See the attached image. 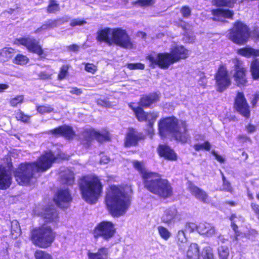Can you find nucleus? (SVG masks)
Masks as SVG:
<instances>
[{"mask_svg": "<svg viewBox=\"0 0 259 259\" xmlns=\"http://www.w3.org/2000/svg\"><path fill=\"white\" fill-rule=\"evenodd\" d=\"M55 159L54 154L49 151L41 155L37 162L21 163L14 172L16 180L21 185L34 183L39 176L37 174L50 168Z\"/></svg>", "mask_w": 259, "mask_h": 259, "instance_id": "nucleus-1", "label": "nucleus"}, {"mask_svg": "<svg viewBox=\"0 0 259 259\" xmlns=\"http://www.w3.org/2000/svg\"><path fill=\"white\" fill-rule=\"evenodd\" d=\"M133 164L140 172L144 187L147 190L164 198L172 195V188L167 180L162 179L157 173L146 169L143 162L134 161Z\"/></svg>", "mask_w": 259, "mask_h": 259, "instance_id": "nucleus-2", "label": "nucleus"}, {"mask_svg": "<svg viewBox=\"0 0 259 259\" xmlns=\"http://www.w3.org/2000/svg\"><path fill=\"white\" fill-rule=\"evenodd\" d=\"M131 196L125 188L112 185L108 189L105 202L107 207L113 217H118L123 215L131 205Z\"/></svg>", "mask_w": 259, "mask_h": 259, "instance_id": "nucleus-3", "label": "nucleus"}, {"mask_svg": "<svg viewBox=\"0 0 259 259\" xmlns=\"http://www.w3.org/2000/svg\"><path fill=\"white\" fill-rule=\"evenodd\" d=\"M189 54L188 50L183 46H176L170 49L169 53L148 55L146 59L150 66L154 68L158 66L161 69H167L171 64L187 58Z\"/></svg>", "mask_w": 259, "mask_h": 259, "instance_id": "nucleus-4", "label": "nucleus"}, {"mask_svg": "<svg viewBox=\"0 0 259 259\" xmlns=\"http://www.w3.org/2000/svg\"><path fill=\"white\" fill-rule=\"evenodd\" d=\"M158 130L162 137L171 134L177 141L183 143H187L189 138L186 122L179 121L174 117L160 120L158 123Z\"/></svg>", "mask_w": 259, "mask_h": 259, "instance_id": "nucleus-5", "label": "nucleus"}, {"mask_svg": "<svg viewBox=\"0 0 259 259\" xmlns=\"http://www.w3.org/2000/svg\"><path fill=\"white\" fill-rule=\"evenodd\" d=\"M79 188L83 199L88 203H96L102 192L103 186L100 179L95 176L82 178Z\"/></svg>", "mask_w": 259, "mask_h": 259, "instance_id": "nucleus-6", "label": "nucleus"}, {"mask_svg": "<svg viewBox=\"0 0 259 259\" xmlns=\"http://www.w3.org/2000/svg\"><path fill=\"white\" fill-rule=\"evenodd\" d=\"M56 233L48 225L44 224L31 232V240L32 243L40 247L47 248L54 241Z\"/></svg>", "mask_w": 259, "mask_h": 259, "instance_id": "nucleus-7", "label": "nucleus"}, {"mask_svg": "<svg viewBox=\"0 0 259 259\" xmlns=\"http://www.w3.org/2000/svg\"><path fill=\"white\" fill-rule=\"evenodd\" d=\"M249 37V32L247 26L240 22L234 24L232 29L230 30L229 35L230 39L239 45L245 44Z\"/></svg>", "mask_w": 259, "mask_h": 259, "instance_id": "nucleus-8", "label": "nucleus"}, {"mask_svg": "<svg viewBox=\"0 0 259 259\" xmlns=\"http://www.w3.org/2000/svg\"><path fill=\"white\" fill-rule=\"evenodd\" d=\"M113 44L127 49L134 48V45L126 31L119 28L113 29L111 45Z\"/></svg>", "mask_w": 259, "mask_h": 259, "instance_id": "nucleus-9", "label": "nucleus"}, {"mask_svg": "<svg viewBox=\"0 0 259 259\" xmlns=\"http://www.w3.org/2000/svg\"><path fill=\"white\" fill-rule=\"evenodd\" d=\"M115 231V226L113 223L102 221L95 227L94 235L95 238L101 237L106 240H109L114 236Z\"/></svg>", "mask_w": 259, "mask_h": 259, "instance_id": "nucleus-10", "label": "nucleus"}, {"mask_svg": "<svg viewBox=\"0 0 259 259\" xmlns=\"http://www.w3.org/2000/svg\"><path fill=\"white\" fill-rule=\"evenodd\" d=\"M234 64L233 77L236 85L238 87L245 86L247 83V70L243 62L237 58L232 60Z\"/></svg>", "mask_w": 259, "mask_h": 259, "instance_id": "nucleus-11", "label": "nucleus"}, {"mask_svg": "<svg viewBox=\"0 0 259 259\" xmlns=\"http://www.w3.org/2000/svg\"><path fill=\"white\" fill-rule=\"evenodd\" d=\"M215 78L217 90L220 92L225 91L231 83L228 70L227 68L223 66H220L219 68L215 74Z\"/></svg>", "mask_w": 259, "mask_h": 259, "instance_id": "nucleus-12", "label": "nucleus"}, {"mask_svg": "<svg viewBox=\"0 0 259 259\" xmlns=\"http://www.w3.org/2000/svg\"><path fill=\"white\" fill-rule=\"evenodd\" d=\"M17 42V44L25 46L29 51L39 56H41L44 53V51L39 45V42L34 38H21L18 39Z\"/></svg>", "mask_w": 259, "mask_h": 259, "instance_id": "nucleus-13", "label": "nucleus"}, {"mask_svg": "<svg viewBox=\"0 0 259 259\" xmlns=\"http://www.w3.org/2000/svg\"><path fill=\"white\" fill-rule=\"evenodd\" d=\"M181 220V214L174 206L165 209L161 217L162 222L168 225L174 224Z\"/></svg>", "mask_w": 259, "mask_h": 259, "instance_id": "nucleus-14", "label": "nucleus"}, {"mask_svg": "<svg viewBox=\"0 0 259 259\" xmlns=\"http://www.w3.org/2000/svg\"><path fill=\"white\" fill-rule=\"evenodd\" d=\"M56 204L62 208H66L69 206L72 200L71 195L68 189L60 190L54 198Z\"/></svg>", "mask_w": 259, "mask_h": 259, "instance_id": "nucleus-15", "label": "nucleus"}, {"mask_svg": "<svg viewBox=\"0 0 259 259\" xmlns=\"http://www.w3.org/2000/svg\"><path fill=\"white\" fill-rule=\"evenodd\" d=\"M235 107L243 116L248 117L250 116L249 106L242 93H238L235 102Z\"/></svg>", "mask_w": 259, "mask_h": 259, "instance_id": "nucleus-16", "label": "nucleus"}, {"mask_svg": "<svg viewBox=\"0 0 259 259\" xmlns=\"http://www.w3.org/2000/svg\"><path fill=\"white\" fill-rule=\"evenodd\" d=\"M48 133L56 136H62L67 139H72L75 135L72 127L66 124L50 130Z\"/></svg>", "mask_w": 259, "mask_h": 259, "instance_id": "nucleus-17", "label": "nucleus"}, {"mask_svg": "<svg viewBox=\"0 0 259 259\" xmlns=\"http://www.w3.org/2000/svg\"><path fill=\"white\" fill-rule=\"evenodd\" d=\"M145 137L142 133L138 132L133 128H130L126 136L125 146L126 147L136 146L140 140L144 139Z\"/></svg>", "mask_w": 259, "mask_h": 259, "instance_id": "nucleus-18", "label": "nucleus"}, {"mask_svg": "<svg viewBox=\"0 0 259 259\" xmlns=\"http://www.w3.org/2000/svg\"><path fill=\"white\" fill-rule=\"evenodd\" d=\"M12 177L11 172L9 168L0 165V189H6L11 184Z\"/></svg>", "mask_w": 259, "mask_h": 259, "instance_id": "nucleus-19", "label": "nucleus"}, {"mask_svg": "<svg viewBox=\"0 0 259 259\" xmlns=\"http://www.w3.org/2000/svg\"><path fill=\"white\" fill-rule=\"evenodd\" d=\"M113 29L106 27L99 30L96 33V40L100 42H104L108 45L111 46Z\"/></svg>", "mask_w": 259, "mask_h": 259, "instance_id": "nucleus-20", "label": "nucleus"}, {"mask_svg": "<svg viewBox=\"0 0 259 259\" xmlns=\"http://www.w3.org/2000/svg\"><path fill=\"white\" fill-rule=\"evenodd\" d=\"M188 190L197 199L205 203H209L208 195L203 190L191 183L189 184Z\"/></svg>", "mask_w": 259, "mask_h": 259, "instance_id": "nucleus-21", "label": "nucleus"}, {"mask_svg": "<svg viewBox=\"0 0 259 259\" xmlns=\"http://www.w3.org/2000/svg\"><path fill=\"white\" fill-rule=\"evenodd\" d=\"M179 259H200L199 248L197 244L191 243Z\"/></svg>", "mask_w": 259, "mask_h": 259, "instance_id": "nucleus-22", "label": "nucleus"}, {"mask_svg": "<svg viewBox=\"0 0 259 259\" xmlns=\"http://www.w3.org/2000/svg\"><path fill=\"white\" fill-rule=\"evenodd\" d=\"M198 232L199 234L207 237H211L216 234L217 230L212 224L203 222L200 223L198 225Z\"/></svg>", "mask_w": 259, "mask_h": 259, "instance_id": "nucleus-23", "label": "nucleus"}, {"mask_svg": "<svg viewBox=\"0 0 259 259\" xmlns=\"http://www.w3.org/2000/svg\"><path fill=\"white\" fill-rule=\"evenodd\" d=\"M211 13L213 16L212 19L218 21H224L225 18H230L233 15V11L222 9H213Z\"/></svg>", "mask_w": 259, "mask_h": 259, "instance_id": "nucleus-24", "label": "nucleus"}, {"mask_svg": "<svg viewBox=\"0 0 259 259\" xmlns=\"http://www.w3.org/2000/svg\"><path fill=\"white\" fill-rule=\"evenodd\" d=\"M94 129L85 128L79 135V139L82 144L85 147H89L94 139Z\"/></svg>", "mask_w": 259, "mask_h": 259, "instance_id": "nucleus-25", "label": "nucleus"}, {"mask_svg": "<svg viewBox=\"0 0 259 259\" xmlns=\"http://www.w3.org/2000/svg\"><path fill=\"white\" fill-rule=\"evenodd\" d=\"M158 152L160 156L169 160H176L177 155L174 151L169 146L165 145H160L158 148Z\"/></svg>", "mask_w": 259, "mask_h": 259, "instance_id": "nucleus-26", "label": "nucleus"}, {"mask_svg": "<svg viewBox=\"0 0 259 259\" xmlns=\"http://www.w3.org/2000/svg\"><path fill=\"white\" fill-rule=\"evenodd\" d=\"M108 249L105 247L99 248L96 252L89 250L88 252L89 259H108Z\"/></svg>", "mask_w": 259, "mask_h": 259, "instance_id": "nucleus-27", "label": "nucleus"}, {"mask_svg": "<svg viewBox=\"0 0 259 259\" xmlns=\"http://www.w3.org/2000/svg\"><path fill=\"white\" fill-rule=\"evenodd\" d=\"M42 217L49 222H55L58 219V213L54 206L47 207L42 212Z\"/></svg>", "mask_w": 259, "mask_h": 259, "instance_id": "nucleus-28", "label": "nucleus"}, {"mask_svg": "<svg viewBox=\"0 0 259 259\" xmlns=\"http://www.w3.org/2000/svg\"><path fill=\"white\" fill-rule=\"evenodd\" d=\"M60 178L63 184L72 185L74 182L73 172L69 169L65 168L60 172Z\"/></svg>", "mask_w": 259, "mask_h": 259, "instance_id": "nucleus-29", "label": "nucleus"}, {"mask_svg": "<svg viewBox=\"0 0 259 259\" xmlns=\"http://www.w3.org/2000/svg\"><path fill=\"white\" fill-rule=\"evenodd\" d=\"M237 53L244 57L249 58L259 56V50L247 46L237 50Z\"/></svg>", "mask_w": 259, "mask_h": 259, "instance_id": "nucleus-30", "label": "nucleus"}, {"mask_svg": "<svg viewBox=\"0 0 259 259\" xmlns=\"http://www.w3.org/2000/svg\"><path fill=\"white\" fill-rule=\"evenodd\" d=\"M175 240L179 246L180 251L183 250L184 244L188 241L185 231L183 230H180L176 235Z\"/></svg>", "mask_w": 259, "mask_h": 259, "instance_id": "nucleus-31", "label": "nucleus"}, {"mask_svg": "<svg viewBox=\"0 0 259 259\" xmlns=\"http://www.w3.org/2000/svg\"><path fill=\"white\" fill-rule=\"evenodd\" d=\"M159 97L157 94H152L148 96H144L141 99L140 105L141 106L147 107L153 103L157 101Z\"/></svg>", "mask_w": 259, "mask_h": 259, "instance_id": "nucleus-32", "label": "nucleus"}, {"mask_svg": "<svg viewBox=\"0 0 259 259\" xmlns=\"http://www.w3.org/2000/svg\"><path fill=\"white\" fill-rule=\"evenodd\" d=\"M14 50L11 48H4L1 50L0 57L2 61L6 62L13 57Z\"/></svg>", "mask_w": 259, "mask_h": 259, "instance_id": "nucleus-33", "label": "nucleus"}, {"mask_svg": "<svg viewBox=\"0 0 259 259\" xmlns=\"http://www.w3.org/2000/svg\"><path fill=\"white\" fill-rule=\"evenodd\" d=\"M21 234V230L19 222L17 220L11 222V234L13 239L17 238Z\"/></svg>", "mask_w": 259, "mask_h": 259, "instance_id": "nucleus-34", "label": "nucleus"}, {"mask_svg": "<svg viewBox=\"0 0 259 259\" xmlns=\"http://www.w3.org/2000/svg\"><path fill=\"white\" fill-rule=\"evenodd\" d=\"M250 71L252 78L254 80L259 78V61L255 59L251 63Z\"/></svg>", "mask_w": 259, "mask_h": 259, "instance_id": "nucleus-35", "label": "nucleus"}, {"mask_svg": "<svg viewBox=\"0 0 259 259\" xmlns=\"http://www.w3.org/2000/svg\"><path fill=\"white\" fill-rule=\"evenodd\" d=\"M94 139L99 142H103L109 140V135L108 132L103 131L99 132L94 130Z\"/></svg>", "mask_w": 259, "mask_h": 259, "instance_id": "nucleus-36", "label": "nucleus"}, {"mask_svg": "<svg viewBox=\"0 0 259 259\" xmlns=\"http://www.w3.org/2000/svg\"><path fill=\"white\" fill-rule=\"evenodd\" d=\"M36 110L41 114L50 113L51 112H55V108L53 107V106L48 104L44 105H37Z\"/></svg>", "mask_w": 259, "mask_h": 259, "instance_id": "nucleus-37", "label": "nucleus"}, {"mask_svg": "<svg viewBox=\"0 0 259 259\" xmlns=\"http://www.w3.org/2000/svg\"><path fill=\"white\" fill-rule=\"evenodd\" d=\"M130 107L133 109L139 121H143L145 120L146 113L144 112L141 107L135 108L131 105H130Z\"/></svg>", "mask_w": 259, "mask_h": 259, "instance_id": "nucleus-38", "label": "nucleus"}, {"mask_svg": "<svg viewBox=\"0 0 259 259\" xmlns=\"http://www.w3.org/2000/svg\"><path fill=\"white\" fill-rule=\"evenodd\" d=\"M221 174L222 177L223 184L220 187V190L221 191L232 192L233 191V188L231 186V183L226 179L224 174L221 171Z\"/></svg>", "mask_w": 259, "mask_h": 259, "instance_id": "nucleus-39", "label": "nucleus"}, {"mask_svg": "<svg viewBox=\"0 0 259 259\" xmlns=\"http://www.w3.org/2000/svg\"><path fill=\"white\" fill-rule=\"evenodd\" d=\"M237 0H212L214 5L219 7H232Z\"/></svg>", "mask_w": 259, "mask_h": 259, "instance_id": "nucleus-40", "label": "nucleus"}, {"mask_svg": "<svg viewBox=\"0 0 259 259\" xmlns=\"http://www.w3.org/2000/svg\"><path fill=\"white\" fill-rule=\"evenodd\" d=\"M158 232L160 236L164 240H168L171 237V234L165 227L160 226L157 227Z\"/></svg>", "mask_w": 259, "mask_h": 259, "instance_id": "nucleus-41", "label": "nucleus"}, {"mask_svg": "<svg viewBox=\"0 0 259 259\" xmlns=\"http://www.w3.org/2000/svg\"><path fill=\"white\" fill-rule=\"evenodd\" d=\"M60 9L59 5L55 0H50L49 5L47 8V12L49 13H55Z\"/></svg>", "mask_w": 259, "mask_h": 259, "instance_id": "nucleus-42", "label": "nucleus"}, {"mask_svg": "<svg viewBox=\"0 0 259 259\" xmlns=\"http://www.w3.org/2000/svg\"><path fill=\"white\" fill-rule=\"evenodd\" d=\"M218 254L220 259H227L229 255V250L227 246H221L218 248Z\"/></svg>", "mask_w": 259, "mask_h": 259, "instance_id": "nucleus-43", "label": "nucleus"}, {"mask_svg": "<svg viewBox=\"0 0 259 259\" xmlns=\"http://www.w3.org/2000/svg\"><path fill=\"white\" fill-rule=\"evenodd\" d=\"M158 116L157 112L146 113V118L145 121H148V126H153V124Z\"/></svg>", "mask_w": 259, "mask_h": 259, "instance_id": "nucleus-44", "label": "nucleus"}, {"mask_svg": "<svg viewBox=\"0 0 259 259\" xmlns=\"http://www.w3.org/2000/svg\"><path fill=\"white\" fill-rule=\"evenodd\" d=\"M35 259H53L51 254L46 251L37 250L34 254Z\"/></svg>", "mask_w": 259, "mask_h": 259, "instance_id": "nucleus-45", "label": "nucleus"}, {"mask_svg": "<svg viewBox=\"0 0 259 259\" xmlns=\"http://www.w3.org/2000/svg\"><path fill=\"white\" fill-rule=\"evenodd\" d=\"M202 256L203 259H213L212 249L209 246H206L203 249Z\"/></svg>", "mask_w": 259, "mask_h": 259, "instance_id": "nucleus-46", "label": "nucleus"}, {"mask_svg": "<svg viewBox=\"0 0 259 259\" xmlns=\"http://www.w3.org/2000/svg\"><path fill=\"white\" fill-rule=\"evenodd\" d=\"M28 61V59L26 56L18 55L15 58L13 62L17 65H23L26 64Z\"/></svg>", "mask_w": 259, "mask_h": 259, "instance_id": "nucleus-47", "label": "nucleus"}, {"mask_svg": "<svg viewBox=\"0 0 259 259\" xmlns=\"http://www.w3.org/2000/svg\"><path fill=\"white\" fill-rule=\"evenodd\" d=\"M30 116L25 115L21 110H19L16 113V118L17 120L23 122H28L30 119Z\"/></svg>", "mask_w": 259, "mask_h": 259, "instance_id": "nucleus-48", "label": "nucleus"}, {"mask_svg": "<svg viewBox=\"0 0 259 259\" xmlns=\"http://www.w3.org/2000/svg\"><path fill=\"white\" fill-rule=\"evenodd\" d=\"M194 148L196 151H200L201 150H205L209 151L210 149L211 145L208 141H205L203 144H195L193 146Z\"/></svg>", "mask_w": 259, "mask_h": 259, "instance_id": "nucleus-49", "label": "nucleus"}, {"mask_svg": "<svg viewBox=\"0 0 259 259\" xmlns=\"http://www.w3.org/2000/svg\"><path fill=\"white\" fill-rule=\"evenodd\" d=\"M69 67L70 66L68 65H64L61 67L58 76V79L62 80L65 78L66 76L68 74V70Z\"/></svg>", "mask_w": 259, "mask_h": 259, "instance_id": "nucleus-50", "label": "nucleus"}, {"mask_svg": "<svg viewBox=\"0 0 259 259\" xmlns=\"http://www.w3.org/2000/svg\"><path fill=\"white\" fill-rule=\"evenodd\" d=\"M47 25L49 29L53 28L59 26V25L63 24V21L61 19H57L55 20H49L47 22Z\"/></svg>", "mask_w": 259, "mask_h": 259, "instance_id": "nucleus-51", "label": "nucleus"}, {"mask_svg": "<svg viewBox=\"0 0 259 259\" xmlns=\"http://www.w3.org/2000/svg\"><path fill=\"white\" fill-rule=\"evenodd\" d=\"M24 97L23 95H18L14 98H11L10 103L12 106L15 107L18 104L22 103Z\"/></svg>", "mask_w": 259, "mask_h": 259, "instance_id": "nucleus-52", "label": "nucleus"}, {"mask_svg": "<svg viewBox=\"0 0 259 259\" xmlns=\"http://www.w3.org/2000/svg\"><path fill=\"white\" fill-rule=\"evenodd\" d=\"M180 12L184 18H188L191 14V9L188 6H185L182 7Z\"/></svg>", "mask_w": 259, "mask_h": 259, "instance_id": "nucleus-53", "label": "nucleus"}, {"mask_svg": "<svg viewBox=\"0 0 259 259\" xmlns=\"http://www.w3.org/2000/svg\"><path fill=\"white\" fill-rule=\"evenodd\" d=\"M127 67L130 70L134 69H141L143 70L145 68V65L143 64L138 63H129L127 64Z\"/></svg>", "mask_w": 259, "mask_h": 259, "instance_id": "nucleus-54", "label": "nucleus"}, {"mask_svg": "<svg viewBox=\"0 0 259 259\" xmlns=\"http://www.w3.org/2000/svg\"><path fill=\"white\" fill-rule=\"evenodd\" d=\"M85 70L89 72L94 74L97 70V67L92 63H87L85 66Z\"/></svg>", "mask_w": 259, "mask_h": 259, "instance_id": "nucleus-55", "label": "nucleus"}, {"mask_svg": "<svg viewBox=\"0 0 259 259\" xmlns=\"http://www.w3.org/2000/svg\"><path fill=\"white\" fill-rule=\"evenodd\" d=\"M196 229L198 230V226L194 223H188L185 225V230L190 232H194Z\"/></svg>", "mask_w": 259, "mask_h": 259, "instance_id": "nucleus-56", "label": "nucleus"}, {"mask_svg": "<svg viewBox=\"0 0 259 259\" xmlns=\"http://www.w3.org/2000/svg\"><path fill=\"white\" fill-rule=\"evenodd\" d=\"M236 218V216L234 214L232 215L230 220L231 221V227L233 230L234 231L235 234L237 236H239L240 233L238 231V226L235 224L233 222L234 219Z\"/></svg>", "mask_w": 259, "mask_h": 259, "instance_id": "nucleus-57", "label": "nucleus"}, {"mask_svg": "<svg viewBox=\"0 0 259 259\" xmlns=\"http://www.w3.org/2000/svg\"><path fill=\"white\" fill-rule=\"evenodd\" d=\"M97 103L98 105L105 107H111L110 103L109 101L105 100L98 99L97 101Z\"/></svg>", "mask_w": 259, "mask_h": 259, "instance_id": "nucleus-58", "label": "nucleus"}, {"mask_svg": "<svg viewBox=\"0 0 259 259\" xmlns=\"http://www.w3.org/2000/svg\"><path fill=\"white\" fill-rule=\"evenodd\" d=\"M86 23V21L84 20H81L78 19H74L72 20L70 22V25L71 26H81Z\"/></svg>", "mask_w": 259, "mask_h": 259, "instance_id": "nucleus-59", "label": "nucleus"}, {"mask_svg": "<svg viewBox=\"0 0 259 259\" xmlns=\"http://www.w3.org/2000/svg\"><path fill=\"white\" fill-rule=\"evenodd\" d=\"M251 208L259 220V205L255 203H251Z\"/></svg>", "mask_w": 259, "mask_h": 259, "instance_id": "nucleus-60", "label": "nucleus"}, {"mask_svg": "<svg viewBox=\"0 0 259 259\" xmlns=\"http://www.w3.org/2000/svg\"><path fill=\"white\" fill-rule=\"evenodd\" d=\"M237 139L240 141L241 143H245L247 142H249L250 143H252L251 140L250 138L247 136L243 135H238L237 137Z\"/></svg>", "mask_w": 259, "mask_h": 259, "instance_id": "nucleus-61", "label": "nucleus"}, {"mask_svg": "<svg viewBox=\"0 0 259 259\" xmlns=\"http://www.w3.org/2000/svg\"><path fill=\"white\" fill-rule=\"evenodd\" d=\"M52 74L46 72H41L39 74V77L41 79H49L51 78Z\"/></svg>", "mask_w": 259, "mask_h": 259, "instance_id": "nucleus-62", "label": "nucleus"}, {"mask_svg": "<svg viewBox=\"0 0 259 259\" xmlns=\"http://www.w3.org/2000/svg\"><path fill=\"white\" fill-rule=\"evenodd\" d=\"M79 46L76 44H73L67 47V50L72 52H77L79 50Z\"/></svg>", "mask_w": 259, "mask_h": 259, "instance_id": "nucleus-63", "label": "nucleus"}, {"mask_svg": "<svg viewBox=\"0 0 259 259\" xmlns=\"http://www.w3.org/2000/svg\"><path fill=\"white\" fill-rule=\"evenodd\" d=\"M137 3H140L142 6L151 5L154 3V0H139Z\"/></svg>", "mask_w": 259, "mask_h": 259, "instance_id": "nucleus-64", "label": "nucleus"}]
</instances>
